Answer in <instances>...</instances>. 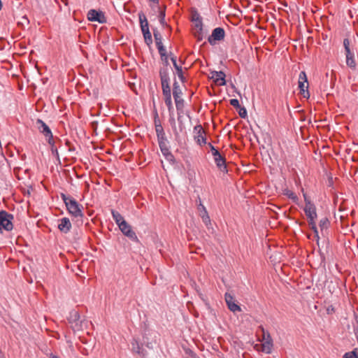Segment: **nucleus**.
Here are the masks:
<instances>
[{"label": "nucleus", "mask_w": 358, "mask_h": 358, "mask_svg": "<svg viewBox=\"0 0 358 358\" xmlns=\"http://www.w3.org/2000/svg\"><path fill=\"white\" fill-rule=\"evenodd\" d=\"M61 196L69 214L76 218L80 219V221H82V219L84 216L83 213V206L79 204L78 202L73 197L66 196L64 194H62Z\"/></svg>", "instance_id": "f257e3e1"}, {"label": "nucleus", "mask_w": 358, "mask_h": 358, "mask_svg": "<svg viewBox=\"0 0 358 358\" xmlns=\"http://www.w3.org/2000/svg\"><path fill=\"white\" fill-rule=\"evenodd\" d=\"M138 18H139L141 29L142 33L143 34L145 41L148 45H149L150 43H152V40L151 34L149 30L148 22L147 17L143 12H140L138 13Z\"/></svg>", "instance_id": "f03ea898"}, {"label": "nucleus", "mask_w": 358, "mask_h": 358, "mask_svg": "<svg viewBox=\"0 0 358 358\" xmlns=\"http://www.w3.org/2000/svg\"><path fill=\"white\" fill-rule=\"evenodd\" d=\"M299 88L300 90V93L303 95L304 98H309L310 94L308 90V83L306 74L304 71H301L299 76Z\"/></svg>", "instance_id": "7ed1b4c3"}, {"label": "nucleus", "mask_w": 358, "mask_h": 358, "mask_svg": "<svg viewBox=\"0 0 358 358\" xmlns=\"http://www.w3.org/2000/svg\"><path fill=\"white\" fill-rule=\"evenodd\" d=\"M13 216L11 214L4 210L0 212V225L6 231H11L13 229Z\"/></svg>", "instance_id": "20e7f679"}, {"label": "nucleus", "mask_w": 358, "mask_h": 358, "mask_svg": "<svg viewBox=\"0 0 358 358\" xmlns=\"http://www.w3.org/2000/svg\"><path fill=\"white\" fill-rule=\"evenodd\" d=\"M37 129L42 133L48 139V143H52V134L49 127L41 120L38 119L36 122Z\"/></svg>", "instance_id": "39448f33"}, {"label": "nucleus", "mask_w": 358, "mask_h": 358, "mask_svg": "<svg viewBox=\"0 0 358 358\" xmlns=\"http://www.w3.org/2000/svg\"><path fill=\"white\" fill-rule=\"evenodd\" d=\"M224 36V29L222 27H217L213 30L211 35L208 36V41L211 45H214L216 41L223 40Z\"/></svg>", "instance_id": "423d86ee"}, {"label": "nucleus", "mask_w": 358, "mask_h": 358, "mask_svg": "<svg viewBox=\"0 0 358 358\" xmlns=\"http://www.w3.org/2000/svg\"><path fill=\"white\" fill-rule=\"evenodd\" d=\"M261 329L263 333L262 351L267 354H270L273 348L272 338L269 332L266 331L262 327H261Z\"/></svg>", "instance_id": "0eeeda50"}, {"label": "nucleus", "mask_w": 358, "mask_h": 358, "mask_svg": "<svg viewBox=\"0 0 358 358\" xmlns=\"http://www.w3.org/2000/svg\"><path fill=\"white\" fill-rule=\"evenodd\" d=\"M87 19L90 21L98 22L99 23H104L106 22V18L101 11H97L92 9L88 11Z\"/></svg>", "instance_id": "6e6552de"}, {"label": "nucleus", "mask_w": 358, "mask_h": 358, "mask_svg": "<svg viewBox=\"0 0 358 358\" xmlns=\"http://www.w3.org/2000/svg\"><path fill=\"white\" fill-rule=\"evenodd\" d=\"M182 94L181 90L177 81L173 83V95L176 103V106L178 110L183 105L184 100L180 97Z\"/></svg>", "instance_id": "1a4fd4ad"}, {"label": "nucleus", "mask_w": 358, "mask_h": 358, "mask_svg": "<svg viewBox=\"0 0 358 358\" xmlns=\"http://www.w3.org/2000/svg\"><path fill=\"white\" fill-rule=\"evenodd\" d=\"M194 131L196 135L194 136L197 143L200 145L206 144V138L205 137V131L201 125H196L194 127Z\"/></svg>", "instance_id": "9d476101"}, {"label": "nucleus", "mask_w": 358, "mask_h": 358, "mask_svg": "<svg viewBox=\"0 0 358 358\" xmlns=\"http://www.w3.org/2000/svg\"><path fill=\"white\" fill-rule=\"evenodd\" d=\"M224 298L227 307L231 311L236 313L241 310L240 306L236 303L234 296L230 293L226 292Z\"/></svg>", "instance_id": "9b49d317"}, {"label": "nucleus", "mask_w": 358, "mask_h": 358, "mask_svg": "<svg viewBox=\"0 0 358 358\" xmlns=\"http://www.w3.org/2000/svg\"><path fill=\"white\" fill-rule=\"evenodd\" d=\"M211 74V78L214 80V82L221 86L226 85V80H225V74L223 71H213L210 73Z\"/></svg>", "instance_id": "f8f14e48"}, {"label": "nucleus", "mask_w": 358, "mask_h": 358, "mask_svg": "<svg viewBox=\"0 0 358 358\" xmlns=\"http://www.w3.org/2000/svg\"><path fill=\"white\" fill-rule=\"evenodd\" d=\"M198 210L200 211V216L202 219L203 222L206 224V226L208 228H209V226L211 225L210 219L206 207L201 203V201L198 206Z\"/></svg>", "instance_id": "ddd939ff"}, {"label": "nucleus", "mask_w": 358, "mask_h": 358, "mask_svg": "<svg viewBox=\"0 0 358 358\" xmlns=\"http://www.w3.org/2000/svg\"><path fill=\"white\" fill-rule=\"evenodd\" d=\"M215 163L216 166L222 171H227L225 158L219 152L213 156Z\"/></svg>", "instance_id": "4468645a"}, {"label": "nucleus", "mask_w": 358, "mask_h": 358, "mask_svg": "<svg viewBox=\"0 0 358 358\" xmlns=\"http://www.w3.org/2000/svg\"><path fill=\"white\" fill-rule=\"evenodd\" d=\"M303 210L308 218H317L316 207L313 203H308Z\"/></svg>", "instance_id": "2eb2a0df"}, {"label": "nucleus", "mask_w": 358, "mask_h": 358, "mask_svg": "<svg viewBox=\"0 0 358 358\" xmlns=\"http://www.w3.org/2000/svg\"><path fill=\"white\" fill-rule=\"evenodd\" d=\"M58 228L61 231L64 233L69 232L71 228V223L69 219L67 217H63L59 220Z\"/></svg>", "instance_id": "dca6fc26"}, {"label": "nucleus", "mask_w": 358, "mask_h": 358, "mask_svg": "<svg viewBox=\"0 0 358 358\" xmlns=\"http://www.w3.org/2000/svg\"><path fill=\"white\" fill-rule=\"evenodd\" d=\"M121 231L127 236L129 238H133L134 233L131 230V226H129L125 221L121 222V223L118 225Z\"/></svg>", "instance_id": "f3484780"}, {"label": "nucleus", "mask_w": 358, "mask_h": 358, "mask_svg": "<svg viewBox=\"0 0 358 358\" xmlns=\"http://www.w3.org/2000/svg\"><path fill=\"white\" fill-rule=\"evenodd\" d=\"M159 76L162 85L169 84L170 78L169 70L167 68H161L159 71Z\"/></svg>", "instance_id": "a211bd4d"}, {"label": "nucleus", "mask_w": 358, "mask_h": 358, "mask_svg": "<svg viewBox=\"0 0 358 358\" xmlns=\"http://www.w3.org/2000/svg\"><path fill=\"white\" fill-rule=\"evenodd\" d=\"M171 59L172 61V63H173V65L175 69L176 70V73H177L178 78L182 81L184 80L182 69L180 66L178 65L177 62H176V57L173 56L171 57Z\"/></svg>", "instance_id": "6ab92c4d"}, {"label": "nucleus", "mask_w": 358, "mask_h": 358, "mask_svg": "<svg viewBox=\"0 0 358 358\" xmlns=\"http://www.w3.org/2000/svg\"><path fill=\"white\" fill-rule=\"evenodd\" d=\"M283 194L287 196L289 199L292 200L296 204H299V198L292 191L287 188L282 190Z\"/></svg>", "instance_id": "aec40b11"}, {"label": "nucleus", "mask_w": 358, "mask_h": 358, "mask_svg": "<svg viewBox=\"0 0 358 358\" xmlns=\"http://www.w3.org/2000/svg\"><path fill=\"white\" fill-rule=\"evenodd\" d=\"M346 55V64L347 65L352 68V69H355V66H356V63H355V61L354 59V54L350 51V54L349 53H345Z\"/></svg>", "instance_id": "412c9836"}, {"label": "nucleus", "mask_w": 358, "mask_h": 358, "mask_svg": "<svg viewBox=\"0 0 358 358\" xmlns=\"http://www.w3.org/2000/svg\"><path fill=\"white\" fill-rule=\"evenodd\" d=\"M111 213L113 215V218L114 219L117 225H119L121 223V222L125 221L119 212L115 210H112Z\"/></svg>", "instance_id": "4be33fe9"}, {"label": "nucleus", "mask_w": 358, "mask_h": 358, "mask_svg": "<svg viewBox=\"0 0 358 358\" xmlns=\"http://www.w3.org/2000/svg\"><path fill=\"white\" fill-rule=\"evenodd\" d=\"M159 148L169 145V142L166 138V134L157 137Z\"/></svg>", "instance_id": "5701e85b"}, {"label": "nucleus", "mask_w": 358, "mask_h": 358, "mask_svg": "<svg viewBox=\"0 0 358 358\" xmlns=\"http://www.w3.org/2000/svg\"><path fill=\"white\" fill-rule=\"evenodd\" d=\"M159 51V53L162 58L163 59L164 57L166 65L168 66L169 62L166 56V50L163 45H160V46L157 47Z\"/></svg>", "instance_id": "b1692460"}, {"label": "nucleus", "mask_w": 358, "mask_h": 358, "mask_svg": "<svg viewBox=\"0 0 358 358\" xmlns=\"http://www.w3.org/2000/svg\"><path fill=\"white\" fill-rule=\"evenodd\" d=\"M155 131L157 134V137L159 136H162L163 134H165V132L164 131L163 127L162 126L161 123L159 122H157V120L155 121Z\"/></svg>", "instance_id": "393cba45"}, {"label": "nucleus", "mask_w": 358, "mask_h": 358, "mask_svg": "<svg viewBox=\"0 0 358 358\" xmlns=\"http://www.w3.org/2000/svg\"><path fill=\"white\" fill-rule=\"evenodd\" d=\"M329 221L327 217H324L320 220L319 226L320 227L321 231L324 229H327L329 227Z\"/></svg>", "instance_id": "a878e982"}, {"label": "nucleus", "mask_w": 358, "mask_h": 358, "mask_svg": "<svg viewBox=\"0 0 358 358\" xmlns=\"http://www.w3.org/2000/svg\"><path fill=\"white\" fill-rule=\"evenodd\" d=\"M162 92L164 97L171 96V91L169 84L162 85Z\"/></svg>", "instance_id": "bb28decb"}, {"label": "nucleus", "mask_w": 358, "mask_h": 358, "mask_svg": "<svg viewBox=\"0 0 358 358\" xmlns=\"http://www.w3.org/2000/svg\"><path fill=\"white\" fill-rule=\"evenodd\" d=\"M153 34L157 47L160 46V45H163L160 33L158 31H154Z\"/></svg>", "instance_id": "cd10ccee"}, {"label": "nucleus", "mask_w": 358, "mask_h": 358, "mask_svg": "<svg viewBox=\"0 0 358 358\" xmlns=\"http://www.w3.org/2000/svg\"><path fill=\"white\" fill-rule=\"evenodd\" d=\"M164 102L169 110L173 108L171 96L164 97Z\"/></svg>", "instance_id": "c85d7f7f"}, {"label": "nucleus", "mask_w": 358, "mask_h": 358, "mask_svg": "<svg viewBox=\"0 0 358 358\" xmlns=\"http://www.w3.org/2000/svg\"><path fill=\"white\" fill-rule=\"evenodd\" d=\"M193 20L195 22V27L199 29V31H202V21L199 17L196 18H194Z\"/></svg>", "instance_id": "c756f323"}, {"label": "nucleus", "mask_w": 358, "mask_h": 358, "mask_svg": "<svg viewBox=\"0 0 358 358\" xmlns=\"http://www.w3.org/2000/svg\"><path fill=\"white\" fill-rule=\"evenodd\" d=\"M343 45H344V48H345V53H349L350 54V41H349L348 38H345L343 40Z\"/></svg>", "instance_id": "7c9ffc66"}, {"label": "nucleus", "mask_w": 358, "mask_h": 358, "mask_svg": "<svg viewBox=\"0 0 358 358\" xmlns=\"http://www.w3.org/2000/svg\"><path fill=\"white\" fill-rule=\"evenodd\" d=\"M162 153L164 157L171 153L169 150V145L159 148Z\"/></svg>", "instance_id": "2f4dec72"}, {"label": "nucleus", "mask_w": 358, "mask_h": 358, "mask_svg": "<svg viewBox=\"0 0 358 358\" xmlns=\"http://www.w3.org/2000/svg\"><path fill=\"white\" fill-rule=\"evenodd\" d=\"M239 108H240V110H239L238 114H239L240 117L242 118H245L247 117V110H246L245 108L240 107Z\"/></svg>", "instance_id": "473e14b6"}, {"label": "nucleus", "mask_w": 358, "mask_h": 358, "mask_svg": "<svg viewBox=\"0 0 358 358\" xmlns=\"http://www.w3.org/2000/svg\"><path fill=\"white\" fill-rule=\"evenodd\" d=\"M230 104L233 106L234 108H240L241 106L239 104V101L237 99H232L230 100Z\"/></svg>", "instance_id": "72a5a7b5"}, {"label": "nucleus", "mask_w": 358, "mask_h": 358, "mask_svg": "<svg viewBox=\"0 0 358 358\" xmlns=\"http://www.w3.org/2000/svg\"><path fill=\"white\" fill-rule=\"evenodd\" d=\"M310 229L313 231L315 237L317 241L318 242L319 239H320V236H319L318 230H317V227L313 226V227H311Z\"/></svg>", "instance_id": "f704fd0d"}, {"label": "nucleus", "mask_w": 358, "mask_h": 358, "mask_svg": "<svg viewBox=\"0 0 358 358\" xmlns=\"http://www.w3.org/2000/svg\"><path fill=\"white\" fill-rule=\"evenodd\" d=\"M310 229L313 231L315 237L317 241L318 242L319 239H320V236H319L318 230H317V227L313 226V227H311Z\"/></svg>", "instance_id": "c9c22d12"}, {"label": "nucleus", "mask_w": 358, "mask_h": 358, "mask_svg": "<svg viewBox=\"0 0 358 358\" xmlns=\"http://www.w3.org/2000/svg\"><path fill=\"white\" fill-rule=\"evenodd\" d=\"M208 146L210 148L213 156L220 152L210 143H208Z\"/></svg>", "instance_id": "e433bc0d"}, {"label": "nucleus", "mask_w": 358, "mask_h": 358, "mask_svg": "<svg viewBox=\"0 0 358 358\" xmlns=\"http://www.w3.org/2000/svg\"><path fill=\"white\" fill-rule=\"evenodd\" d=\"M353 357H355V352H353V351L346 352L343 355V358H353Z\"/></svg>", "instance_id": "4c0bfd02"}, {"label": "nucleus", "mask_w": 358, "mask_h": 358, "mask_svg": "<svg viewBox=\"0 0 358 358\" xmlns=\"http://www.w3.org/2000/svg\"><path fill=\"white\" fill-rule=\"evenodd\" d=\"M196 37L197 38V40L201 41L203 40V33H202V31H198V33L196 34Z\"/></svg>", "instance_id": "58836bf2"}, {"label": "nucleus", "mask_w": 358, "mask_h": 358, "mask_svg": "<svg viewBox=\"0 0 358 358\" xmlns=\"http://www.w3.org/2000/svg\"><path fill=\"white\" fill-rule=\"evenodd\" d=\"M308 224L310 226V227H313V226H316V224H315V219L316 218H308Z\"/></svg>", "instance_id": "ea45409f"}, {"label": "nucleus", "mask_w": 358, "mask_h": 358, "mask_svg": "<svg viewBox=\"0 0 358 358\" xmlns=\"http://www.w3.org/2000/svg\"><path fill=\"white\" fill-rule=\"evenodd\" d=\"M303 196L304 201H305V203H306L305 206H308V203H312L310 199L308 197V196H307V194L306 193H303Z\"/></svg>", "instance_id": "a19ab883"}, {"label": "nucleus", "mask_w": 358, "mask_h": 358, "mask_svg": "<svg viewBox=\"0 0 358 358\" xmlns=\"http://www.w3.org/2000/svg\"><path fill=\"white\" fill-rule=\"evenodd\" d=\"M165 158L168 160V161H170V162H173L174 160V157L173 155L171 153H169V155H167Z\"/></svg>", "instance_id": "79ce46f5"}, {"label": "nucleus", "mask_w": 358, "mask_h": 358, "mask_svg": "<svg viewBox=\"0 0 358 358\" xmlns=\"http://www.w3.org/2000/svg\"><path fill=\"white\" fill-rule=\"evenodd\" d=\"M124 10H127L129 13H130L131 11V6L129 3H126L124 5Z\"/></svg>", "instance_id": "37998d69"}, {"label": "nucleus", "mask_w": 358, "mask_h": 358, "mask_svg": "<svg viewBox=\"0 0 358 358\" xmlns=\"http://www.w3.org/2000/svg\"><path fill=\"white\" fill-rule=\"evenodd\" d=\"M50 145L52 146V152H55L56 153H57V149H56V148H55V147H54V141H53V140H52V144H50Z\"/></svg>", "instance_id": "c03bdc74"}, {"label": "nucleus", "mask_w": 358, "mask_h": 358, "mask_svg": "<svg viewBox=\"0 0 358 358\" xmlns=\"http://www.w3.org/2000/svg\"><path fill=\"white\" fill-rule=\"evenodd\" d=\"M161 16H162V18L160 20V22H161V23H163L164 20L165 14L164 13H161Z\"/></svg>", "instance_id": "a18cd8bd"}, {"label": "nucleus", "mask_w": 358, "mask_h": 358, "mask_svg": "<svg viewBox=\"0 0 358 358\" xmlns=\"http://www.w3.org/2000/svg\"><path fill=\"white\" fill-rule=\"evenodd\" d=\"M353 352H355V357L353 358H358V351L357 350H353Z\"/></svg>", "instance_id": "49530a36"}, {"label": "nucleus", "mask_w": 358, "mask_h": 358, "mask_svg": "<svg viewBox=\"0 0 358 358\" xmlns=\"http://www.w3.org/2000/svg\"><path fill=\"white\" fill-rule=\"evenodd\" d=\"M50 358H59V357L56 355H50Z\"/></svg>", "instance_id": "de8ad7c7"}, {"label": "nucleus", "mask_w": 358, "mask_h": 358, "mask_svg": "<svg viewBox=\"0 0 358 358\" xmlns=\"http://www.w3.org/2000/svg\"><path fill=\"white\" fill-rule=\"evenodd\" d=\"M2 2H1V0H0V10H1L2 8Z\"/></svg>", "instance_id": "09e8293b"}, {"label": "nucleus", "mask_w": 358, "mask_h": 358, "mask_svg": "<svg viewBox=\"0 0 358 358\" xmlns=\"http://www.w3.org/2000/svg\"><path fill=\"white\" fill-rule=\"evenodd\" d=\"M129 85H130L131 88V89H133V85H134V84H133V83H129Z\"/></svg>", "instance_id": "8fccbe9b"}, {"label": "nucleus", "mask_w": 358, "mask_h": 358, "mask_svg": "<svg viewBox=\"0 0 358 358\" xmlns=\"http://www.w3.org/2000/svg\"><path fill=\"white\" fill-rule=\"evenodd\" d=\"M75 317H78V313L77 312H75Z\"/></svg>", "instance_id": "3c124183"}, {"label": "nucleus", "mask_w": 358, "mask_h": 358, "mask_svg": "<svg viewBox=\"0 0 358 358\" xmlns=\"http://www.w3.org/2000/svg\"><path fill=\"white\" fill-rule=\"evenodd\" d=\"M1 232H2V229H1V227H0V233H1Z\"/></svg>", "instance_id": "603ef678"}, {"label": "nucleus", "mask_w": 358, "mask_h": 358, "mask_svg": "<svg viewBox=\"0 0 358 358\" xmlns=\"http://www.w3.org/2000/svg\"><path fill=\"white\" fill-rule=\"evenodd\" d=\"M357 322H358V320H357Z\"/></svg>", "instance_id": "864d4df0"}]
</instances>
